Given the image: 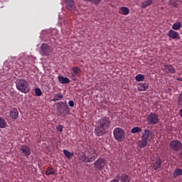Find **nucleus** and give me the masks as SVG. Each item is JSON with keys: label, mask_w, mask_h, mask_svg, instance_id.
<instances>
[{"label": "nucleus", "mask_w": 182, "mask_h": 182, "mask_svg": "<svg viewBox=\"0 0 182 182\" xmlns=\"http://www.w3.org/2000/svg\"><path fill=\"white\" fill-rule=\"evenodd\" d=\"M112 122L110 121V118L107 117H102L100 119H98L97 123L95 128V133L96 136L100 137V136H103L105 133L109 130L110 127V124Z\"/></svg>", "instance_id": "obj_1"}, {"label": "nucleus", "mask_w": 182, "mask_h": 182, "mask_svg": "<svg viewBox=\"0 0 182 182\" xmlns=\"http://www.w3.org/2000/svg\"><path fill=\"white\" fill-rule=\"evenodd\" d=\"M16 87L17 90L21 92V93H24L25 95L31 92V85H29V82H28V80L25 79L16 80Z\"/></svg>", "instance_id": "obj_2"}, {"label": "nucleus", "mask_w": 182, "mask_h": 182, "mask_svg": "<svg viewBox=\"0 0 182 182\" xmlns=\"http://www.w3.org/2000/svg\"><path fill=\"white\" fill-rule=\"evenodd\" d=\"M57 110L60 116L65 117L68 114H70V108L68 105L67 102H60L57 103Z\"/></svg>", "instance_id": "obj_3"}, {"label": "nucleus", "mask_w": 182, "mask_h": 182, "mask_svg": "<svg viewBox=\"0 0 182 182\" xmlns=\"http://www.w3.org/2000/svg\"><path fill=\"white\" fill-rule=\"evenodd\" d=\"M113 134L117 141H124V139H126V132L124 129L120 127L115 128L113 131Z\"/></svg>", "instance_id": "obj_4"}, {"label": "nucleus", "mask_w": 182, "mask_h": 182, "mask_svg": "<svg viewBox=\"0 0 182 182\" xmlns=\"http://www.w3.org/2000/svg\"><path fill=\"white\" fill-rule=\"evenodd\" d=\"M160 122V118H159V114L151 112L149 114L146 115V122L151 126H154Z\"/></svg>", "instance_id": "obj_5"}, {"label": "nucleus", "mask_w": 182, "mask_h": 182, "mask_svg": "<svg viewBox=\"0 0 182 182\" xmlns=\"http://www.w3.org/2000/svg\"><path fill=\"white\" fill-rule=\"evenodd\" d=\"M20 154L23 156V157H26L27 159L29 157L31 154H32V150L31 147L28 145H21L20 149Z\"/></svg>", "instance_id": "obj_6"}, {"label": "nucleus", "mask_w": 182, "mask_h": 182, "mask_svg": "<svg viewBox=\"0 0 182 182\" xmlns=\"http://www.w3.org/2000/svg\"><path fill=\"white\" fill-rule=\"evenodd\" d=\"M169 147L173 151H180L182 150V143L179 140H173L169 143Z\"/></svg>", "instance_id": "obj_7"}, {"label": "nucleus", "mask_w": 182, "mask_h": 182, "mask_svg": "<svg viewBox=\"0 0 182 182\" xmlns=\"http://www.w3.org/2000/svg\"><path fill=\"white\" fill-rule=\"evenodd\" d=\"M52 53V48L48 44H42L41 46V54L42 56H48Z\"/></svg>", "instance_id": "obj_8"}, {"label": "nucleus", "mask_w": 182, "mask_h": 182, "mask_svg": "<svg viewBox=\"0 0 182 182\" xmlns=\"http://www.w3.org/2000/svg\"><path fill=\"white\" fill-rule=\"evenodd\" d=\"M107 161L105 159L100 158L95 162L94 166L97 170H103L106 166Z\"/></svg>", "instance_id": "obj_9"}, {"label": "nucleus", "mask_w": 182, "mask_h": 182, "mask_svg": "<svg viewBox=\"0 0 182 182\" xmlns=\"http://www.w3.org/2000/svg\"><path fill=\"white\" fill-rule=\"evenodd\" d=\"M79 159L81 160V161H84V163H90L93 161V160L96 159V156H93L92 157L89 158L86 156L85 154H80Z\"/></svg>", "instance_id": "obj_10"}, {"label": "nucleus", "mask_w": 182, "mask_h": 182, "mask_svg": "<svg viewBox=\"0 0 182 182\" xmlns=\"http://www.w3.org/2000/svg\"><path fill=\"white\" fill-rule=\"evenodd\" d=\"M115 178H118L120 182H130V176L127 173L117 174Z\"/></svg>", "instance_id": "obj_11"}, {"label": "nucleus", "mask_w": 182, "mask_h": 182, "mask_svg": "<svg viewBox=\"0 0 182 182\" xmlns=\"http://www.w3.org/2000/svg\"><path fill=\"white\" fill-rule=\"evenodd\" d=\"M161 164H163V161L160 158H158L154 162L151 163V167H152L154 170H159V168H161Z\"/></svg>", "instance_id": "obj_12"}, {"label": "nucleus", "mask_w": 182, "mask_h": 182, "mask_svg": "<svg viewBox=\"0 0 182 182\" xmlns=\"http://www.w3.org/2000/svg\"><path fill=\"white\" fill-rule=\"evenodd\" d=\"M163 70L165 73H176V68L172 65H164Z\"/></svg>", "instance_id": "obj_13"}, {"label": "nucleus", "mask_w": 182, "mask_h": 182, "mask_svg": "<svg viewBox=\"0 0 182 182\" xmlns=\"http://www.w3.org/2000/svg\"><path fill=\"white\" fill-rule=\"evenodd\" d=\"M167 35L171 39H180V33L174 30H170Z\"/></svg>", "instance_id": "obj_14"}, {"label": "nucleus", "mask_w": 182, "mask_h": 182, "mask_svg": "<svg viewBox=\"0 0 182 182\" xmlns=\"http://www.w3.org/2000/svg\"><path fill=\"white\" fill-rule=\"evenodd\" d=\"M149 82H140L138 84V90L139 92H146L149 89Z\"/></svg>", "instance_id": "obj_15"}, {"label": "nucleus", "mask_w": 182, "mask_h": 182, "mask_svg": "<svg viewBox=\"0 0 182 182\" xmlns=\"http://www.w3.org/2000/svg\"><path fill=\"white\" fill-rule=\"evenodd\" d=\"M150 133H151L150 129H145L141 139H142V140H145L146 141H149L150 140Z\"/></svg>", "instance_id": "obj_16"}, {"label": "nucleus", "mask_w": 182, "mask_h": 182, "mask_svg": "<svg viewBox=\"0 0 182 182\" xmlns=\"http://www.w3.org/2000/svg\"><path fill=\"white\" fill-rule=\"evenodd\" d=\"M58 82H60L62 85H66L70 82V80L68 78V77H63L60 75L58 77Z\"/></svg>", "instance_id": "obj_17"}, {"label": "nucleus", "mask_w": 182, "mask_h": 182, "mask_svg": "<svg viewBox=\"0 0 182 182\" xmlns=\"http://www.w3.org/2000/svg\"><path fill=\"white\" fill-rule=\"evenodd\" d=\"M65 4L68 6V9L73 11L75 9V2L73 0H65Z\"/></svg>", "instance_id": "obj_18"}, {"label": "nucleus", "mask_w": 182, "mask_h": 182, "mask_svg": "<svg viewBox=\"0 0 182 182\" xmlns=\"http://www.w3.org/2000/svg\"><path fill=\"white\" fill-rule=\"evenodd\" d=\"M120 15H129L130 14V9L126 6H122L119 8Z\"/></svg>", "instance_id": "obj_19"}, {"label": "nucleus", "mask_w": 182, "mask_h": 182, "mask_svg": "<svg viewBox=\"0 0 182 182\" xmlns=\"http://www.w3.org/2000/svg\"><path fill=\"white\" fill-rule=\"evenodd\" d=\"M18 116H19V112H18V109L16 108L12 109L10 112V117L11 119H18Z\"/></svg>", "instance_id": "obj_20"}, {"label": "nucleus", "mask_w": 182, "mask_h": 182, "mask_svg": "<svg viewBox=\"0 0 182 182\" xmlns=\"http://www.w3.org/2000/svg\"><path fill=\"white\" fill-rule=\"evenodd\" d=\"M46 174L47 176H55V174H56V171H55V168L48 166L46 171Z\"/></svg>", "instance_id": "obj_21"}, {"label": "nucleus", "mask_w": 182, "mask_h": 182, "mask_svg": "<svg viewBox=\"0 0 182 182\" xmlns=\"http://www.w3.org/2000/svg\"><path fill=\"white\" fill-rule=\"evenodd\" d=\"M153 4V0H146L144 2L141 3V7L144 9H146L147 6H150Z\"/></svg>", "instance_id": "obj_22"}, {"label": "nucleus", "mask_w": 182, "mask_h": 182, "mask_svg": "<svg viewBox=\"0 0 182 182\" xmlns=\"http://www.w3.org/2000/svg\"><path fill=\"white\" fill-rule=\"evenodd\" d=\"M63 154L65 156V157H67V159H68V160H70V159H72V157H73V156L75 155V154L70 152L69 151L64 149L63 151Z\"/></svg>", "instance_id": "obj_23"}, {"label": "nucleus", "mask_w": 182, "mask_h": 182, "mask_svg": "<svg viewBox=\"0 0 182 182\" xmlns=\"http://www.w3.org/2000/svg\"><path fill=\"white\" fill-rule=\"evenodd\" d=\"M8 126L6 121L2 117H0V129H5Z\"/></svg>", "instance_id": "obj_24"}, {"label": "nucleus", "mask_w": 182, "mask_h": 182, "mask_svg": "<svg viewBox=\"0 0 182 182\" xmlns=\"http://www.w3.org/2000/svg\"><path fill=\"white\" fill-rule=\"evenodd\" d=\"M179 176H182V169L177 168L173 171V177L176 178V177H179Z\"/></svg>", "instance_id": "obj_25"}, {"label": "nucleus", "mask_w": 182, "mask_h": 182, "mask_svg": "<svg viewBox=\"0 0 182 182\" xmlns=\"http://www.w3.org/2000/svg\"><path fill=\"white\" fill-rule=\"evenodd\" d=\"M72 70L73 73V76H77V75H79V73L81 72V70L79 67H73Z\"/></svg>", "instance_id": "obj_26"}, {"label": "nucleus", "mask_w": 182, "mask_h": 182, "mask_svg": "<svg viewBox=\"0 0 182 182\" xmlns=\"http://www.w3.org/2000/svg\"><path fill=\"white\" fill-rule=\"evenodd\" d=\"M181 28V23L180 22H176L172 25V29H173V31H178L179 29Z\"/></svg>", "instance_id": "obj_27"}, {"label": "nucleus", "mask_w": 182, "mask_h": 182, "mask_svg": "<svg viewBox=\"0 0 182 182\" xmlns=\"http://www.w3.org/2000/svg\"><path fill=\"white\" fill-rule=\"evenodd\" d=\"M63 99V95L62 93H58L55 95L54 98L52 100L53 102H58V100H62Z\"/></svg>", "instance_id": "obj_28"}, {"label": "nucleus", "mask_w": 182, "mask_h": 182, "mask_svg": "<svg viewBox=\"0 0 182 182\" xmlns=\"http://www.w3.org/2000/svg\"><path fill=\"white\" fill-rule=\"evenodd\" d=\"M146 146H147V141L141 139V140L139 142V147L140 149H144V147H146Z\"/></svg>", "instance_id": "obj_29"}, {"label": "nucleus", "mask_w": 182, "mask_h": 182, "mask_svg": "<svg viewBox=\"0 0 182 182\" xmlns=\"http://www.w3.org/2000/svg\"><path fill=\"white\" fill-rule=\"evenodd\" d=\"M135 80H136V82H143V80H144V75L142 74L137 75L135 77Z\"/></svg>", "instance_id": "obj_30"}, {"label": "nucleus", "mask_w": 182, "mask_h": 182, "mask_svg": "<svg viewBox=\"0 0 182 182\" xmlns=\"http://www.w3.org/2000/svg\"><path fill=\"white\" fill-rule=\"evenodd\" d=\"M140 132H141V128L139 127H135L131 130V133H132L133 134H136V133H139Z\"/></svg>", "instance_id": "obj_31"}, {"label": "nucleus", "mask_w": 182, "mask_h": 182, "mask_svg": "<svg viewBox=\"0 0 182 182\" xmlns=\"http://www.w3.org/2000/svg\"><path fill=\"white\" fill-rule=\"evenodd\" d=\"M21 68H24L26 70H29L31 68V63H21Z\"/></svg>", "instance_id": "obj_32"}, {"label": "nucleus", "mask_w": 182, "mask_h": 182, "mask_svg": "<svg viewBox=\"0 0 182 182\" xmlns=\"http://www.w3.org/2000/svg\"><path fill=\"white\" fill-rule=\"evenodd\" d=\"M35 93L36 96H42V90L39 87L35 89Z\"/></svg>", "instance_id": "obj_33"}, {"label": "nucleus", "mask_w": 182, "mask_h": 182, "mask_svg": "<svg viewBox=\"0 0 182 182\" xmlns=\"http://www.w3.org/2000/svg\"><path fill=\"white\" fill-rule=\"evenodd\" d=\"M90 2H92V4H95V5H99V4L102 2V0H90Z\"/></svg>", "instance_id": "obj_34"}, {"label": "nucleus", "mask_w": 182, "mask_h": 182, "mask_svg": "<svg viewBox=\"0 0 182 182\" xmlns=\"http://www.w3.org/2000/svg\"><path fill=\"white\" fill-rule=\"evenodd\" d=\"M171 4L173 5V6H177L178 5V0H171Z\"/></svg>", "instance_id": "obj_35"}, {"label": "nucleus", "mask_w": 182, "mask_h": 182, "mask_svg": "<svg viewBox=\"0 0 182 182\" xmlns=\"http://www.w3.org/2000/svg\"><path fill=\"white\" fill-rule=\"evenodd\" d=\"M56 129L58 132H60V133H62V132H63V128L62 127V125H58L56 127Z\"/></svg>", "instance_id": "obj_36"}, {"label": "nucleus", "mask_w": 182, "mask_h": 182, "mask_svg": "<svg viewBox=\"0 0 182 182\" xmlns=\"http://www.w3.org/2000/svg\"><path fill=\"white\" fill-rule=\"evenodd\" d=\"M68 105L70 107H75V102L73 100H70L68 102Z\"/></svg>", "instance_id": "obj_37"}, {"label": "nucleus", "mask_w": 182, "mask_h": 182, "mask_svg": "<svg viewBox=\"0 0 182 182\" xmlns=\"http://www.w3.org/2000/svg\"><path fill=\"white\" fill-rule=\"evenodd\" d=\"M110 182H120V181L118 178H115L114 179H112Z\"/></svg>", "instance_id": "obj_38"}, {"label": "nucleus", "mask_w": 182, "mask_h": 182, "mask_svg": "<svg viewBox=\"0 0 182 182\" xmlns=\"http://www.w3.org/2000/svg\"><path fill=\"white\" fill-rule=\"evenodd\" d=\"M178 82H182V78L181 77H178L177 79H176Z\"/></svg>", "instance_id": "obj_39"}, {"label": "nucleus", "mask_w": 182, "mask_h": 182, "mask_svg": "<svg viewBox=\"0 0 182 182\" xmlns=\"http://www.w3.org/2000/svg\"><path fill=\"white\" fill-rule=\"evenodd\" d=\"M95 153H96V151L94 150L92 154H95Z\"/></svg>", "instance_id": "obj_40"}]
</instances>
